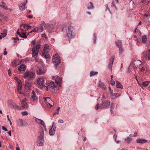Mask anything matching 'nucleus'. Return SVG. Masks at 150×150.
<instances>
[{"mask_svg":"<svg viewBox=\"0 0 150 150\" xmlns=\"http://www.w3.org/2000/svg\"><path fill=\"white\" fill-rule=\"evenodd\" d=\"M60 110V107H58L57 108V114H58L59 113V111Z\"/></svg>","mask_w":150,"mask_h":150,"instance_id":"nucleus-59","label":"nucleus"},{"mask_svg":"<svg viewBox=\"0 0 150 150\" xmlns=\"http://www.w3.org/2000/svg\"><path fill=\"white\" fill-rule=\"evenodd\" d=\"M1 35L3 38H4L6 36V34L5 33H2Z\"/></svg>","mask_w":150,"mask_h":150,"instance_id":"nucleus-44","label":"nucleus"},{"mask_svg":"<svg viewBox=\"0 0 150 150\" xmlns=\"http://www.w3.org/2000/svg\"><path fill=\"white\" fill-rule=\"evenodd\" d=\"M36 40H34L32 41L31 42V44L33 45H34L35 42H36Z\"/></svg>","mask_w":150,"mask_h":150,"instance_id":"nucleus-55","label":"nucleus"},{"mask_svg":"<svg viewBox=\"0 0 150 150\" xmlns=\"http://www.w3.org/2000/svg\"><path fill=\"white\" fill-rule=\"evenodd\" d=\"M39 141L40 142L39 144V146H42L43 145V142L44 141H42V140H39Z\"/></svg>","mask_w":150,"mask_h":150,"instance_id":"nucleus-43","label":"nucleus"},{"mask_svg":"<svg viewBox=\"0 0 150 150\" xmlns=\"http://www.w3.org/2000/svg\"><path fill=\"white\" fill-rule=\"evenodd\" d=\"M150 83L149 81H145L143 82L142 83V85L143 87H146Z\"/></svg>","mask_w":150,"mask_h":150,"instance_id":"nucleus-25","label":"nucleus"},{"mask_svg":"<svg viewBox=\"0 0 150 150\" xmlns=\"http://www.w3.org/2000/svg\"><path fill=\"white\" fill-rule=\"evenodd\" d=\"M37 85L40 88H42L45 86L44 84V79L42 78H38L36 81Z\"/></svg>","mask_w":150,"mask_h":150,"instance_id":"nucleus-8","label":"nucleus"},{"mask_svg":"<svg viewBox=\"0 0 150 150\" xmlns=\"http://www.w3.org/2000/svg\"><path fill=\"white\" fill-rule=\"evenodd\" d=\"M137 142L140 144H144L147 142V141L144 139H138L137 140Z\"/></svg>","mask_w":150,"mask_h":150,"instance_id":"nucleus-18","label":"nucleus"},{"mask_svg":"<svg viewBox=\"0 0 150 150\" xmlns=\"http://www.w3.org/2000/svg\"><path fill=\"white\" fill-rule=\"evenodd\" d=\"M120 93H114L111 95V96L112 99H114L115 98H117L121 96Z\"/></svg>","mask_w":150,"mask_h":150,"instance_id":"nucleus-20","label":"nucleus"},{"mask_svg":"<svg viewBox=\"0 0 150 150\" xmlns=\"http://www.w3.org/2000/svg\"><path fill=\"white\" fill-rule=\"evenodd\" d=\"M119 49V52L120 53H122L123 52V49L122 48V46L118 47Z\"/></svg>","mask_w":150,"mask_h":150,"instance_id":"nucleus-42","label":"nucleus"},{"mask_svg":"<svg viewBox=\"0 0 150 150\" xmlns=\"http://www.w3.org/2000/svg\"><path fill=\"white\" fill-rule=\"evenodd\" d=\"M28 17L30 18H32L33 17V16L32 15H29L28 16Z\"/></svg>","mask_w":150,"mask_h":150,"instance_id":"nucleus-62","label":"nucleus"},{"mask_svg":"<svg viewBox=\"0 0 150 150\" xmlns=\"http://www.w3.org/2000/svg\"><path fill=\"white\" fill-rule=\"evenodd\" d=\"M93 75H94V71H91L90 73V76L91 77Z\"/></svg>","mask_w":150,"mask_h":150,"instance_id":"nucleus-52","label":"nucleus"},{"mask_svg":"<svg viewBox=\"0 0 150 150\" xmlns=\"http://www.w3.org/2000/svg\"><path fill=\"white\" fill-rule=\"evenodd\" d=\"M145 68L144 67H142L141 69V71L142 72H143L144 70H145Z\"/></svg>","mask_w":150,"mask_h":150,"instance_id":"nucleus-61","label":"nucleus"},{"mask_svg":"<svg viewBox=\"0 0 150 150\" xmlns=\"http://www.w3.org/2000/svg\"><path fill=\"white\" fill-rule=\"evenodd\" d=\"M37 28H38V32H42L43 30V27L41 25L39 27H37Z\"/></svg>","mask_w":150,"mask_h":150,"instance_id":"nucleus-33","label":"nucleus"},{"mask_svg":"<svg viewBox=\"0 0 150 150\" xmlns=\"http://www.w3.org/2000/svg\"><path fill=\"white\" fill-rule=\"evenodd\" d=\"M110 83L112 85H114L115 84V81L113 80L112 79L111 80Z\"/></svg>","mask_w":150,"mask_h":150,"instance_id":"nucleus-49","label":"nucleus"},{"mask_svg":"<svg viewBox=\"0 0 150 150\" xmlns=\"http://www.w3.org/2000/svg\"><path fill=\"white\" fill-rule=\"evenodd\" d=\"M142 54L145 59H150V50H148L146 51H144Z\"/></svg>","mask_w":150,"mask_h":150,"instance_id":"nucleus-10","label":"nucleus"},{"mask_svg":"<svg viewBox=\"0 0 150 150\" xmlns=\"http://www.w3.org/2000/svg\"><path fill=\"white\" fill-rule=\"evenodd\" d=\"M73 30L74 28L73 26L71 25L68 26L67 34L68 38L70 39L74 38L75 37V33L73 31Z\"/></svg>","mask_w":150,"mask_h":150,"instance_id":"nucleus-2","label":"nucleus"},{"mask_svg":"<svg viewBox=\"0 0 150 150\" xmlns=\"http://www.w3.org/2000/svg\"><path fill=\"white\" fill-rule=\"evenodd\" d=\"M137 132H134V135L133 137H135L137 135Z\"/></svg>","mask_w":150,"mask_h":150,"instance_id":"nucleus-63","label":"nucleus"},{"mask_svg":"<svg viewBox=\"0 0 150 150\" xmlns=\"http://www.w3.org/2000/svg\"><path fill=\"white\" fill-rule=\"evenodd\" d=\"M38 32V28H35L34 29L32 30L30 33H32L33 32Z\"/></svg>","mask_w":150,"mask_h":150,"instance_id":"nucleus-38","label":"nucleus"},{"mask_svg":"<svg viewBox=\"0 0 150 150\" xmlns=\"http://www.w3.org/2000/svg\"><path fill=\"white\" fill-rule=\"evenodd\" d=\"M99 107V104H97L95 107V109L96 110H98Z\"/></svg>","mask_w":150,"mask_h":150,"instance_id":"nucleus-50","label":"nucleus"},{"mask_svg":"<svg viewBox=\"0 0 150 150\" xmlns=\"http://www.w3.org/2000/svg\"><path fill=\"white\" fill-rule=\"evenodd\" d=\"M110 102L109 100H105L103 101L101 104V107L103 108H105L109 107L110 105Z\"/></svg>","mask_w":150,"mask_h":150,"instance_id":"nucleus-9","label":"nucleus"},{"mask_svg":"<svg viewBox=\"0 0 150 150\" xmlns=\"http://www.w3.org/2000/svg\"><path fill=\"white\" fill-rule=\"evenodd\" d=\"M102 99H105L106 98V97L103 94L102 96Z\"/></svg>","mask_w":150,"mask_h":150,"instance_id":"nucleus-54","label":"nucleus"},{"mask_svg":"<svg viewBox=\"0 0 150 150\" xmlns=\"http://www.w3.org/2000/svg\"><path fill=\"white\" fill-rule=\"evenodd\" d=\"M26 26L28 27V28L27 29V30H28V28H30L32 27V26H30L29 24H26Z\"/></svg>","mask_w":150,"mask_h":150,"instance_id":"nucleus-58","label":"nucleus"},{"mask_svg":"<svg viewBox=\"0 0 150 150\" xmlns=\"http://www.w3.org/2000/svg\"><path fill=\"white\" fill-rule=\"evenodd\" d=\"M12 65L14 67H16L17 66L16 65V62H14L12 63Z\"/></svg>","mask_w":150,"mask_h":150,"instance_id":"nucleus-45","label":"nucleus"},{"mask_svg":"<svg viewBox=\"0 0 150 150\" xmlns=\"http://www.w3.org/2000/svg\"><path fill=\"white\" fill-rule=\"evenodd\" d=\"M134 31L135 33H138V34L139 36H140L141 35V33L140 32V31L139 30V29H137V28H136Z\"/></svg>","mask_w":150,"mask_h":150,"instance_id":"nucleus-37","label":"nucleus"},{"mask_svg":"<svg viewBox=\"0 0 150 150\" xmlns=\"http://www.w3.org/2000/svg\"><path fill=\"white\" fill-rule=\"evenodd\" d=\"M50 50V47L47 44L45 45L43 51L42 53V56L45 58H49L50 57V55L49 54V51Z\"/></svg>","mask_w":150,"mask_h":150,"instance_id":"nucleus-3","label":"nucleus"},{"mask_svg":"<svg viewBox=\"0 0 150 150\" xmlns=\"http://www.w3.org/2000/svg\"><path fill=\"white\" fill-rule=\"evenodd\" d=\"M40 47V44H38L32 48V54L33 57H34L37 55L39 52V50Z\"/></svg>","mask_w":150,"mask_h":150,"instance_id":"nucleus-5","label":"nucleus"},{"mask_svg":"<svg viewBox=\"0 0 150 150\" xmlns=\"http://www.w3.org/2000/svg\"><path fill=\"white\" fill-rule=\"evenodd\" d=\"M98 85L101 88L103 89L106 90V87L105 85L101 81H99Z\"/></svg>","mask_w":150,"mask_h":150,"instance_id":"nucleus-16","label":"nucleus"},{"mask_svg":"<svg viewBox=\"0 0 150 150\" xmlns=\"http://www.w3.org/2000/svg\"><path fill=\"white\" fill-rule=\"evenodd\" d=\"M117 137V136L116 135L115 136V141H116V142L117 143L119 144L120 143V141L119 140H118V141H116V138Z\"/></svg>","mask_w":150,"mask_h":150,"instance_id":"nucleus-48","label":"nucleus"},{"mask_svg":"<svg viewBox=\"0 0 150 150\" xmlns=\"http://www.w3.org/2000/svg\"><path fill=\"white\" fill-rule=\"evenodd\" d=\"M35 77V72L32 70L30 71H26L23 75V77L24 79H27L30 81L34 79Z\"/></svg>","mask_w":150,"mask_h":150,"instance_id":"nucleus-1","label":"nucleus"},{"mask_svg":"<svg viewBox=\"0 0 150 150\" xmlns=\"http://www.w3.org/2000/svg\"><path fill=\"white\" fill-rule=\"evenodd\" d=\"M9 106L11 108L14 109H16L17 107V105L12 103L10 104Z\"/></svg>","mask_w":150,"mask_h":150,"instance_id":"nucleus-31","label":"nucleus"},{"mask_svg":"<svg viewBox=\"0 0 150 150\" xmlns=\"http://www.w3.org/2000/svg\"><path fill=\"white\" fill-rule=\"evenodd\" d=\"M21 113L23 116L27 115L28 114V113L27 111L22 112Z\"/></svg>","mask_w":150,"mask_h":150,"instance_id":"nucleus-40","label":"nucleus"},{"mask_svg":"<svg viewBox=\"0 0 150 150\" xmlns=\"http://www.w3.org/2000/svg\"><path fill=\"white\" fill-rule=\"evenodd\" d=\"M17 122L19 125H20L21 126H23V120L21 119H19L17 120Z\"/></svg>","mask_w":150,"mask_h":150,"instance_id":"nucleus-34","label":"nucleus"},{"mask_svg":"<svg viewBox=\"0 0 150 150\" xmlns=\"http://www.w3.org/2000/svg\"><path fill=\"white\" fill-rule=\"evenodd\" d=\"M35 121L37 123L43 126L45 128V123L43 120L37 118L36 119Z\"/></svg>","mask_w":150,"mask_h":150,"instance_id":"nucleus-15","label":"nucleus"},{"mask_svg":"<svg viewBox=\"0 0 150 150\" xmlns=\"http://www.w3.org/2000/svg\"><path fill=\"white\" fill-rule=\"evenodd\" d=\"M20 37L22 38H26L27 37V35H26V33H22L21 34V36H20Z\"/></svg>","mask_w":150,"mask_h":150,"instance_id":"nucleus-35","label":"nucleus"},{"mask_svg":"<svg viewBox=\"0 0 150 150\" xmlns=\"http://www.w3.org/2000/svg\"><path fill=\"white\" fill-rule=\"evenodd\" d=\"M125 140L127 143L129 144L132 141V139L129 137H127L125 138Z\"/></svg>","mask_w":150,"mask_h":150,"instance_id":"nucleus-24","label":"nucleus"},{"mask_svg":"<svg viewBox=\"0 0 150 150\" xmlns=\"http://www.w3.org/2000/svg\"><path fill=\"white\" fill-rule=\"evenodd\" d=\"M62 80V78L57 76L55 79V83L58 85L59 86H61V83Z\"/></svg>","mask_w":150,"mask_h":150,"instance_id":"nucleus-12","label":"nucleus"},{"mask_svg":"<svg viewBox=\"0 0 150 150\" xmlns=\"http://www.w3.org/2000/svg\"><path fill=\"white\" fill-rule=\"evenodd\" d=\"M2 128L3 130H4L5 131H7L8 129L7 128L5 127L4 126L2 127Z\"/></svg>","mask_w":150,"mask_h":150,"instance_id":"nucleus-53","label":"nucleus"},{"mask_svg":"<svg viewBox=\"0 0 150 150\" xmlns=\"http://www.w3.org/2000/svg\"><path fill=\"white\" fill-rule=\"evenodd\" d=\"M25 100H26V99H24V100H22L21 103L23 105H26L27 104H26V102H25Z\"/></svg>","mask_w":150,"mask_h":150,"instance_id":"nucleus-39","label":"nucleus"},{"mask_svg":"<svg viewBox=\"0 0 150 150\" xmlns=\"http://www.w3.org/2000/svg\"><path fill=\"white\" fill-rule=\"evenodd\" d=\"M142 42L143 43H144L146 42V35H144L142 38Z\"/></svg>","mask_w":150,"mask_h":150,"instance_id":"nucleus-36","label":"nucleus"},{"mask_svg":"<svg viewBox=\"0 0 150 150\" xmlns=\"http://www.w3.org/2000/svg\"><path fill=\"white\" fill-rule=\"evenodd\" d=\"M115 103H112L111 105V106L110 107V111L111 113H112V112L113 110L114 109L115 107Z\"/></svg>","mask_w":150,"mask_h":150,"instance_id":"nucleus-32","label":"nucleus"},{"mask_svg":"<svg viewBox=\"0 0 150 150\" xmlns=\"http://www.w3.org/2000/svg\"><path fill=\"white\" fill-rule=\"evenodd\" d=\"M109 90L110 91V93L111 95H112V94L113 93V90L111 89V88L110 87H109Z\"/></svg>","mask_w":150,"mask_h":150,"instance_id":"nucleus-47","label":"nucleus"},{"mask_svg":"<svg viewBox=\"0 0 150 150\" xmlns=\"http://www.w3.org/2000/svg\"><path fill=\"white\" fill-rule=\"evenodd\" d=\"M52 104H53L52 103H47V105L48 106H50V108L52 106Z\"/></svg>","mask_w":150,"mask_h":150,"instance_id":"nucleus-46","label":"nucleus"},{"mask_svg":"<svg viewBox=\"0 0 150 150\" xmlns=\"http://www.w3.org/2000/svg\"><path fill=\"white\" fill-rule=\"evenodd\" d=\"M26 4H21L19 5V8L20 10L21 11H23L24 10L25 8V5Z\"/></svg>","mask_w":150,"mask_h":150,"instance_id":"nucleus-19","label":"nucleus"},{"mask_svg":"<svg viewBox=\"0 0 150 150\" xmlns=\"http://www.w3.org/2000/svg\"><path fill=\"white\" fill-rule=\"evenodd\" d=\"M52 61L54 65L57 66L60 62V57L58 54H56L52 57Z\"/></svg>","mask_w":150,"mask_h":150,"instance_id":"nucleus-6","label":"nucleus"},{"mask_svg":"<svg viewBox=\"0 0 150 150\" xmlns=\"http://www.w3.org/2000/svg\"><path fill=\"white\" fill-rule=\"evenodd\" d=\"M56 87L54 82L51 81L47 86L46 90L50 91L52 92L54 91V88Z\"/></svg>","mask_w":150,"mask_h":150,"instance_id":"nucleus-7","label":"nucleus"},{"mask_svg":"<svg viewBox=\"0 0 150 150\" xmlns=\"http://www.w3.org/2000/svg\"><path fill=\"white\" fill-rule=\"evenodd\" d=\"M44 133L43 131H42L40 133V135L39 136V140H42V141H44L43 136Z\"/></svg>","mask_w":150,"mask_h":150,"instance_id":"nucleus-21","label":"nucleus"},{"mask_svg":"<svg viewBox=\"0 0 150 150\" xmlns=\"http://www.w3.org/2000/svg\"><path fill=\"white\" fill-rule=\"evenodd\" d=\"M22 88V85L21 83H18V87L17 88V90L18 93L20 94H22L23 92H22L21 90Z\"/></svg>","mask_w":150,"mask_h":150,"instance_id":"nucleus-23","label":"nucleus"},{"mask_svg":"<svg viewBox=\"0 0 150 150\" xmlns=\"http://www.w3.org/2000/svg\"><path fill=\"white\" fill-rule=\"evenodd\" d=\"M46 35L45 34H43L42 35V37L43 38H45Z\"/></svg>","mask_w":150,"mask_h":150,"instance_id":"nucleus-64","label":"nucleus"},{"mask_svg":"<svg viewBox=\"0 0 150 150\" xmlns=\"http://www.w3.org/2000/svg\"><path fill=\"white\" fill-rule=\"evenodd\" d=\"M93 8V3L91 2H89L87 6V8L88 9H90L92 8Z\"/></svg>","mask_w":150,"mask_h":150,"instance_id":"nucleus-30","label":"nucleus"},{"mask_svg":"<svg viewBox=\"0 0 150 150\" xmlns=\"http://www.w3.org/2000/svg\"><path fill=\"white\" fill-rule=\"evenodd\" d=\"M30 99L32 101H36L38 99L37 96H36L35 92L33 90L32 91Z\"/></svg>","mask_w":150,"mask_h":150,"instance_id":"nucleus-13","label":"nucleus"},{"mask_svg":"<svg viewBox=\"0 0 150 150\" xmlns=\"http://www.w3.org/2000/svg\"><path fill=\"white\" fill-rule=\"evenodd\" d=\"M115 43L116 45L118 47H121L122 46V42L120 40H118L117 41L115 42Z\"/></svg>","mask_w":150,"mask_h":150,"instance_id":"nucleus-28","label":"nucleus"},{"mask_svg":"<svg viewBox=\"0 0 150 150\" xmlns=\"http://www.w3.org/2000/svg\"><path fill=\"white\" fill-rule=\"evenodd\" d=\"M116 83L117 87L118 88H122V86L121 84L117 81H116Z\"/></svg>","mask_w":150,"mask_h":150,"instance_id":"nucleus-29","label":"nucleus"},{"mask_svg":"<svg viewBox=\"0 0 150 150\" xmlns=\"http://www.w3.org/2000/svg\"><path fill=\"white\" fill-rule=\"evenodd\" d=\"M63 122H64V121H63V120H58V122L59 123H63Z\"/></svg>","mask_w":150,"mask_h":150,"instance_id":"nucleus-57","label":"nucleus"},{"mask_svg":"<svg viewBox=\"0 0 150 150\" xmlns=\"http://www.w3.org/2000/svg\"><path fill=\"white\" fill-rule=\"evenodd\" d=\"M31 84L30 82L26 81L25 82V92L24 94L25 95L28 96L30 93Z\"/></svg>","mask_w":150,"mask_h":150,"instance_id":"nucleus-4","label":"nucleus"},{"mask_svg":"<svg viewBox=\"0 0 150 150\" xmlns=\"http://www.w3.org/2000/svg\"><path fill=\"white\" fill-rule=\"evenodd\" d=\"M115 59V57L114 56H113L110 59V62L109 63L108 65V68L110 70H111L112 69V65L114 62V60Z\"/></svg>","mask_w":150,"mask_h":150,"instance_id":"nucleus-11","label":"nucleus"},{"mask_svg":"<svg viewBox=\"0 0 150 150\" xmlns=\"http://www.w3.org/2000/svg\"><path fill=\"white\" fill-rule=\"evenodd\" d=\"M8 73L9 76H11V70L10 69H9L8 71Z\"/></svg>","mask_w":150,"mask_h":150,"instance_id":"nucleus-56","label":"nucleus"},{"mask_svg":"<svg viewBox=\"0 0 150 150\" xmlns=\"http://www.w3.org/2000/svg\"><path fill=\"white\" fill-rule=\"evenodd\" d=\"M44 24H45L44 27L45 28H47V26L50 25V23H48V24H47L44 23Z\"/></svg>","mask_w":150,"mask_h":150,"instance_id":"nucleus-51","label":"nucleus"},{"mask_svg":"<svg viewBox=\"0 0 150 150\" xmlns=\"http://www.w3.org/2000/svg\"><path fill=\"white\" fill-rule=\"evenodd\" d=\"M45 100L47 102V103H52L53 105H54L53 103V101H52L49 97L46 98H45Z\"/></svg>","mask_w":150,"mask_h":150,"instance_id":"nucleus-27","label":"nucleus"},{"mask_svg":"<svg viewBox=\"0 0 150 150\" xmlns=\"http://www.w3.org/2000/svg\"><path fill=\"white\" fill-rule=\"evenodd\" d=\"M17 34L19 35L20 36H21V34L19 32V30H18L17 32Z\"/></svg>","mask_w":150,"mask_h":150,"instance_id":"nucleus-60","label":"nucleus"},{"mask_svg":"<svg viewBox=\"0 0 150 150\" xmlns=\"http://www.w3.org/2000/svg\"><path fill=\"white\" fill-rule=\"evenodd\" d=\"M0 6L5 9H8V8L6 5H0Z\"/></svg>","mask_w":150,"mask_h":150,"instance_id":"nucleus-41","label":"nucleus"},{"mask_svg":"<svg viewBox=\"0 0 150 150\" xmlns=\"http://www.w3.org/2000/svg\"><path fill=\"white\" fill-rule=\"evenodd\" d=\"M37 74L38 75H40L44 74L45 73V71L43 70H42L40 68H38L36 71Z\"/></svg>","mask_w":150,"mask_h":150,"instance_id":"nucleus-17","label":"nucleus"},{"mask_svg":"<svg viewBox=\"0 0 150 150\" xmlns=\"http://www.w3.org/2000/svg\"><path fill=\"white\" fill-rule=\"evenodd\" d=\"M27 108V106L26 105H23V106L20 107L17 106V107L16 109L19 110H22L24 108Z\"/></svg>","mask_w":150,"mask_h":150,"instance_id":"nucleus-26","label":"nucleus"},{"mask_svg":"<svg viewBox=\"0 0 150 150\" xmlns=\"http://www.w3.org/2000/svg\"><path fill=\"white\" fill-rule=\"evenodd\" d=\"M26 67L24 64H21L18 67V69L20 71H25L26 69Z\"/></svg>","mask_w":150,"mask_h":150,"instance_id":"nucleus-14","label":"nucleus"},{"mask_svg":"<svg viewBox=\"0 0 150 150\" xmlns=\"http://www.w3.org/2000/svg\"><path fill=\"white\" fill-rule=\"evenodd\" d=\"M53 125H52V127L49 131V134L50 135H53L55 133V128L53 127Z\"/></svg>","mask_w":150,"mask_h":150,"instance_id":"nucleus-22","label":"nucleus"}]
</instances>
